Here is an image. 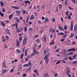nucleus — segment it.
Returning <instances> with one entry per match:
<instances>
[{"mask_svg":"<svg viewBox=\"0 0 77 77\" xmlns=\"http://www.w3.org/2000/svg\"><path fill=\"white\" fill-rule=\"evenodd\" d=\"M50 56V53H48L47 54L45 57L44 59L45 60V62L47 64L48 63V62L49 61V59L48 58V56Z\"/></svg>","mask_w":77,"mask_h":77,"instance_id":"nucleus-1","label":"nucleus"},{"mask_svg":"<svg viewBox=\"0 0 77 77\" xmlns=\"http://www.w3.org/2000/svg\"><path fill=\"white\" fill-rule=\"evenodd\" d=\"M27 38L25 37L24 38L23 40V45H26L27 43Z\"/></svg>","mask_w":77,"mask_h":77,"instance_id":"nucleus-2","label":"nucleus"},{"mask_svg":"<svg viewBox=\"0 0 77 77\" xmlns=\"http://www.w3.org/2000/svg\"><path fill=\"white\" fill-rule=\"evenodd\" d=\"M6 71H7V70L6 69H4L2 72V75H3V74H5L6 72Z\"/></svg>","mask_w":77,"mask_h":77,"instance_id":"nucleus-3","label":"nucleus"},{"mask_svg":"<svg viewBox=\"0 0 77 77\" xmlns=\"http://www.w3.org/2000/svg\"><path fill=\"white\" fill-rule=\"evenodd\" d=\"M16 45L17 47H18L20 46V43H19V41H18V40H16Z\"/></svg>","mask_w":77,"mask_h":77,"instance_id":"nucleus-4","label":"nucleus"},{"mask_svg":"<svg viewBox=\"0 0 77 77\" xmlns=\"http://www.w3.org/2000/svg\"><path fill=\"white\" fill-rule=\"evenodd\" d=\"M42 39L43 41H45V42H44L45 43V42H46V40H47V38H46V37L45 36H44Z\"/></svg>","mask_w":77,"mask_h":77,"instance_id":"nucleus-5","label":"nucleus"},{"mask_svg":"<svg viewBox=\"0 0 77 77\" xmlns=\"http://www.w3.org/2000/svg\"><path fill=\"white\" fill-rule=\"evenodd\" d=\"M33 50L34 54H38L39 53V52L36 51L35 49H34Z\"/></svg>","mask_w":77,"mask_h":77,"instance_id":"nucleus-6","label":"nucleus"},{"mask_svg":"<svg viewBox=\"0 0 77 77\" xmlns=\"http://www.w3.org/2000/svg\"><path fill=\"white\" fill-rule=\"evenodd\" d=\"M33 19H35V17L33 16V15H32L31 16V17L30 18V20H32Z\"/></svg>","mask_w":77,"mask_h":77,"instance_id":"nucleus-7","label":"nucleus"},{"mask_svg":"<svg viewBox=\"0 0 77 77\" xmlns=\"http://www.w3.org/2000/svg\"><path fill=\"white\" fill-rule=\"evenodd\" d=\"M34 72H35V73H36V74L37 75H39V73H38V70H34Z\"/></svg>","mask_w":77,"mask_h":77,"instance_id":"nucleus-8","label":"nucleus"},{"mask_svg":"<svg viewBox=\"0 0 77 77\" xmlns=\"http://www.w3.org/2000/svg\"><path fill=\"white\" fill-rule=\"evenodd\" d=\"M1 25L2 27H5V23L2 22L1 21Z\"/></svg>","mask_w":77,"mask_h":77,"instance_id":"nucleus-9","label":"nucleus"},{"mask_svg":"<svg viewBox=\"0 0 77 77\" xmlns=\"http://www.w3.org/2000/svg\"><path fill=\"white\" fill-rule=\"evenodd\" d=\"M0 4L1 5L2 7H3V6L4 5V3H3V1H0Z\"/></svg>","mask_w":77,"mask_h":77,"instance_id":"nucleus-10","label":"nucleus"},{"mask_svg":"<svg viewBox=\"0 0 77 77\" xmlns=\"http://www.w3.org/2000/svg\"><path fill=\"white\" fill-rule=\"evenodd\" d=\"M44 77H49V75L48 74H45L44 75Z\"/></svg>","mask_w":77,"mask_h":77,"instance_id":"nucleus-11","label":"nucleus"},{"mask_svg":"<svg viewBox=\"0 0 77 77\" xmlns=\"http://www.w3.org/2000/svg\"><path fill=\"white\" fill-rule=\"evenodd\" d=\"M27 55V49H26L25 51V56H26Z\"/></svg>","mask_w":77,"mask_h":77,"instance_id":"nucleus-12","label":"nucleus"},{"mask_svg":"<svg viewBox=\"0 0 77 77\" xmlns=\"http://www.w3.org/2000/svg\"><path fill=\"white\" fill-rule=\"evenodd\" d=\"M12 8H14V9H19V8H18V7L16 6H12Z\"/></svg>","mask_w":77,"mask_h":77,"instance_id":"nucleus-13","label":"nucleus"},{"mask_svg":"<svg viewBox=\"0 0 77 77\" xmlns=\"http://www.w3.org/2000/svg\"><path fill=\"white\" fill-rule=\"evenodd\" d=\"M50 45H52L53 44L54 45V40H53L52 41V42H50L49 44Z\"/></svg>","mask_w":77,"mask_h":77,"instance_id":"nucleus-14","label":"nucleus"},{"mask_svg":"<svg viewBox=\"0 0 77 77\" xmlns=\"http://www.w3.org/2000/svg\"><path fill=\"white\" fill-rule=\"evenodd\" d=\"M62 62V60H58L57 62L56 63V65H58V64H59V63H60V62Z\"/></svg>","mask_w":77,"mask_h":77,"instance_id":"nucleus-15","label":"nucleus"},{"mask_svg":"<svg viewBox=\"0 0 77 77\" xmlns=\"http://www.w3.org/2000/svg\"><path fill=\"white\" fill-rule=\"evenodd\" d=\"M73 53H73V52H70L68 53L67 55H71L72 54H73Z\"/></svg>","mask_w":77,"mask_h":77,"instance_id":"nucleus-16","label":"nucleus"},{"mask_svg":"<svg viewBox=\"0 0 77 77\" xmlns=\"http://www.w3.org/2000/svg\"><path fill=\"white\" fill-rule=\"evenodd\" d=\"M22 31V29H17V33H19V32H21Z\"/></svg>","mask_w":77,"mask_h":77,"instance_id":"nucleus-17","label":"nucleus"},{"mask_svg":"<svg viewBox=\"0 0 77 77\" xmlns=\"http://www.w3.org/2000/svg\"><path fill=\"white\" fill-rule=\"evenodd\" d=\"M29 66V64H26L23 65V67H27V66Z\"/></svg>","mask_w":77,"mask_h":77,"instance_id":"nucleus-18","label":"nucleus"},{"mask_svg":"<svg viewBox=\"0 0 77 77\" xmlns=\"http://www.w3.org/2000/svg\"><path fill=\"white\" fill-rule=\"evenodd\" d=\"M24 3L26 4H27V3L30 4V1H25Z\"/></svg>","mask_w":77,"mask_h":77,"instance_id":"nucleus-19","label":"nucleus"},{"mask_svg":"<svg viewBox=\"0 0 77 77\" xmlns=\"http://www.w3.org/2000/svg\"><path fill=\"white\" fill-rule=\"evenodd\" d=\"M74 36V33H72L70 36V38H72L73 36Z\"/></svg>","mask_w":77,"mask_h":77,"instance_id":"nucleus-20","label":"nucleus"},{"mask_svg":"<svg viewBox=\"0 0 77 77\" xmlns=\"http://www.w3.org/2000/svg\"><path fill=\"white\" fill-rule=\"evenodd\" d=\"M16 51L18 53H20L21 51L20 50L17 49L16 50Z\"/></svg>","mask_w":77,"mask_h":77,"instance_id":"nucleus-21","label":"nucleus"},{"mask_svg":"<svg viewBox=\"0 0 77 77\" xmlns=\"http://www.w3.org/2000/svg\"><path fill=\"white\" fill-rule=\"evenodd\" d=\"M12 15H13V14H11L9 16V20H11V19L12 18Z\"/></svg>","mask_w":77,"mask_h":77,"instance_id":"nucleus-22","label":"nucleus"},{"mask_svg":"<svg viewBox=\"0 0 77 77\" xmlns=\"http://www.w3.org/2000/svg\"><path fill=\"white\" fill-rule=\"evenodd\" d=\"M58 35H64V33L63 32H59L57 33Z\"/></svg>","mask_w":77,"mask_h":77,"instance_id":"nucleus-23","label":"nucleus"},{"mask_svg":"<svg viewBox=\"0 0 77 77\" xmlns=\"http://www.w3.org/2000/svg\"><path fill=\"white\" fill-rule=\"evenodd\" d=\"M14 71V69H10V72H11H11H13Z\"/></svg>","mask_w":77,"mask_h":77,"instance_id":"nucleus-24","label":"nucleus"},{"mask_svg":"<svg viewBox=\"0 0 77 77\" xmlns=\"http://www.w3.org/2000/svg\"><path fill=\"white\" fill-rule=\"evenodd\" d=\"M59 29H63V28L62 27V26L60 25H58Z\"/></svg>","mask_w":77,"mask_h":77,"instance_id":"nucleus-25","label":"nucleus"},{"mask_svg":"<svg viewBox=\"0 0 77 77\" xmlns=\"http://www.w3.org/2000/svg\"><path fill=\"white\" fill-rule=\"evenodd\" d=\"M26 76H27V74L25 73H24L22 75V77H26Z\"/></svg>","mask_w":77,"mask_h":77,"instance_id":"nucleus-26","label":"nucleus"},{"mask_svg":"<svg viewBox=\"0 0 77 77\" xmlns=\"http://www.w3.org/2000/svg\"><path fill=\"white\" fill-rule=\"evenodd\" d=\"M72 64H74L75 65H76L77 63V61H74L72 62Z\"/></svg>","mask_w":77,"mask_h":77,"instance_id":"nucleus-27","label":"nucleus"},{"mask_svg":"<svg viewBox=\"0 0 77 77\" xmlns=\"http://www.w3.org/2000/svg\"><path fill=\"white\" fill-rule=\"evenodd\" d=\"M23 56H24V54H22L20 57V59H23Z\"/></svg>","mask_w":77,"mask_h":77,"instance_id":"nucleus-28","label":"nucleus"},{"mask_svg":"<svg viewBox=\"0 0 77 77\" xmlns=\"http://www.w3.org/2000/svg\"><path fill=\"white\" fill-rule=\"evenodd\" d=\"M19 40L20 41V42H21V41H22L23 40V37H19Z\"/></svg>","mask_w":77,"mask_h":77,"instance_id":"nucleus-29","label":"nucleus"},{"mask_svg":"<svg viewBox=\"0 0 77 77\" xmlns=\"http://www.w3.org/2000/svg\"><path fill=\"white\" fill-rule=\"evenodd\" d=\"M71 50L72 51H75V50H76L74 48H71Z\"/></svg>","mask_w":77,"mask_h":77,"instance_id":"nucleus-30","label":"nucleus"},{"mask_svg":"<svg viewBox=\"0 0 77 77\" xmlns=\"http://www.w3.org/2000/svg\"><path fill=\"white\" fill-rule=\"evenodd\" d=\"M47 53V51L46 50H45L44 51V55L45 56V54H46V53Z\"/></svg>","mask_w":77,"mask_h":77,"instance_id":"nucleus-31","label":"nucleus"},{"mask_svg":"<svg viewBox=\"0 0 77 77\" xmlns=\"http://www.w3.org/2000/svg\"><path fill=\"white\" fill-rule=\"evenodd\" d=\"M39 6H37V11L38 12L39 11Z\"/></svg>","mask_w":77,"mask_h":77,"instance_id":"nucleus-32","label":"nucleus"},{"mask_svg":"<svg viewBox=\"0 0 77 77\" xmlns=\"http://www.w3.org/2000/svg\"><path fill=\"white\" fill-rule=\"evenodd\" d=\"M6 32H7L8 33V34H10V31H9V29H7L6 30Z\"/></svg>","mask_w":77,"mask_h":77,"instance_id":"nucleus-33","label":"nucleus"},{"mask_svg":"<svg viewBox=\"0 0 77 77\" xmlns=\"http://www.w3.org/2000/svg\"><path fill=\"white\" fill-rule=\"evenodd\" d=\"M27 58H26V60H25V62H27V60H28V59L29 58V56H27Z\"/></svg>","mask_w":77,"mask_h":77,"instance_id":"nucleus-34","label":"nucleus"},{"mask_svg":"<svg viewBox=\"0 0 77 77\" xmlns=\"http://www.w3.org/2000/svg\"><path fill=\"white\" fill-rule=\"evenodd\" d=\"M59 8L60 9H62V5L60 4L59 5Z\"/></svg>","mask_w":77,"mask_h":77,"instance_id":"nucleus-35","label":"nucleus"},{"mask_svg":"<svg viewBox=\"0 0 77 77\" xmlns=\"http://www.w3.org/2000/svg\"><path fill=\"white\" fill-rule=\"evenodd\" d=\"M71 29H72V26H73V24L72 23V22H71Z\"/></svg>","mask_w":77,"mask_h":77,"instance_id":"nucleus-36","label":"nucleus"},{"mask_svg":"<svg viewBox=\"0 0 77 77\" xmlns=\"http://www.w3.org/2000/svg\"><path fill=\"white\" fill-rule=\"evenodd\" d=\"M16 13L17 15L18 14H20V11H19L17 10L16 11Z\"/></svg>","mask_w":77,"mask_h":77,"instance_id":"nucleus-37","label":"nucleus"},{"mask_svg":"<svg viewBox=\"0 0 77 77\" xmlns=\"http://www.w3.org/2000/svg\"><path fill=\"white\" fill-rule=\"evenodd\" d=\"M44 7H45V4H43V5L42 6V9H44Z\"/></svg>","mask_w":77,"mask_h":77,"instance_id":"nucleus-38","label":"nucleus"},{"mask_svg":"<svg viewBox=\"0 0 77 77\" xmlns=\"http://www.w3.org/2000/svg\"><path fill=\"white\" fill-rule=\"evenodd\" d=\"M5 37L7 40H8V39L9 38V37H8V36L7 35H5Z\"/></svg>","mask_w":77,"mask_h":77,"instance_id":"nucleus-39","label":"nucleus"},{"mask_svg":"<svg viewBox=\"0 0 77 77\" xmlns=\"http://www.w3.org/2000/svg\"><path fill=\"white\" fill-rule=\"evenodd\" d=\"M48 21V18H46L45 20V23H46V22H47V21Z\"/></svg>","mask_w":77,"mask_h":77,"instance_id":"nucleus-40","label":"nucleus"},{"mask_svg":"<svg viewBox=\"0 0 77 77\" xmlns=\"http://www.w3.org/2000/svg\"><path fill=\"white\" fill-rule=\"evenodd\" d=\"M76 57H77V55H75L74 56L72 57L73 58V59H75V58H76Z\"/></svg>","mask_w":77,"mask_h":77,"instance_id":"nucleus-41","label":"nucleus"},{"mask_svg":"<svg viewBox=\"0 0 77 77\" xmlns=\"http://www.w3.org/2000/svg\"><path fill=\"white\" fill-rule=\"evenodd\" d=\"M69 9H70V10H73V8H72L71 7L69 6Z\"/></svg>","mask_w":77,"mask_h":77,"instance_id":"nucleus-42","label":"nucleus"},{"mask_svg":"<svg viewBox=\"0 0 77 77\" xmlns=\"http://www.w3.org/2000/svg\"><path fill=\"white\" fill-rule=\"evenodd\" d=\"M35 55V53H32V54L30 56L31 57H32V56H33Z\"/></svg>","mask_w":77,"mask_h":77,"instance_id":"nucleus-43","label":"nucleus"},{"mask_svg":"<svg viewBox=\"0 0 77 77\" xmlns=\"http://www.w3.org/2000/svg\"><path fill=\"white\" fill-rule=\"evenodd\" d=\"M39 42H40V41L39 39H38L36 41V43H38V44H39Z\"/></svg>","mask_w":77,"mask_h":77,"instance_id":"nucleus-44","label":"nucleus"},{"mask_svg":"<svg viewBox=\"0 0 77 77\" xmlns=\"http://www.w3.org/2000/svg\"><path fill=\"white\" fill-rule=\"evenodd\" d=\"M51 20L52 21H53V22H55V19H54V18H53Z\"/></svg>","mask_w":77,"mask_h":77,"instance_id":"nucleus-45","label":"nucleus"},{"mask_svg":"<svg viewBox=\"0 0 77 77\" xmlns=\"http://www.w3.org/2000/svg\"><path fill=\"white\" fill-rule=\"evenodd\" d=\"M0 15H1V16H2V17H3L4 16V14H3L1 12L0 13Z\"/></svg>","mask_w":77,"mask_h":77,"instance_id":"nucleus-46","label":"nucleus"},{"mask_svg":"<svg viewBox=\"0 0 77 77\" xmlns=\"http://www.w3.org/2000/svg\"><path fill=\"white\" fill-rule=\"evenodd\" d=\"M67 36V35L65 34L63 36V38H66V37Z\"/></svg>","mask_w":77,"mask_h":77,"instance_id":"nucleus-47","label":"nucleus"},{"mask_svg":"<svg viewBox=\"0 0 77 77\" xmlns=\"http://www.w3.org/2000/svg\"><path fill=\"white\" fill-rule=\"evenodd\" d=\"M67 26L66 25H65L64 27V29H67Z\"/></svg>","mask_w":77,"mask_h":77,"instance_id":"nucleus-48","label":"nucleus"},{"mask_svg":"<svg viewBox=\"0 0 77 77\" xmlns=\"http://www.w3.org/2000/svg\"><path fill=\"white\" fill-rule=\"evenodd\" d=\"M54 76L55 77H57V73H54Z\"/></svg>","mask_w":77,"mask_h":77,"instance_id":"nucleus-49","label":"nucleus"},{"mask_svg":"<svg viewBox=\"0 0 77 77\" xmlns=\"http://www.w3.org/2000/svg\"><path fill=\"white\" fill-rule=\"evenodd\" d=\"M69 60H73V59H72L71 57H69Z\"/></svg>","mask_w":77,"mask_h":77,"instance_id":"nucleus-50","label":"nucleus"},{"mask_svg":"<svg viewBox=\"0 0 77 77\" xmlns=\"http://www.w3.org/2000/svg\"><path fill=\"white\" fill-rule=\"evenodd\" d=\"M2 9H3L2 12H5V11H6V10L4 9V8H2Z\"/></svg>","mask_w":77,"mask_h":77,"instance_id":"nucleus-51","label":"nucleus"},{"mask_svg":"<svg viewBox=\"0 0 77 77\" xmlns=\"http://www.w3.org/2000/svg\"><path fill=\"white\" fill-rule=\"evenodd\" d=\"M16 21H17V22H18V23H20V20H19V19H17Z\"/></svg>","mask_w":77,"mask_h":77,"instance_id":"nucleus-52","label":"nucleus"},{"mask_svg":"<svg viewBox=\"0 0 77 77\" xmlns=\"http://www.w3.org/2000/svg\"><path fill=\"white\" fill-rule=\"evenodd\" d=\"M29 65V66H31V65H32V63H30V62H29L28 64Z\"/></svg>","mask_w":77,"mask_h":77,"instance_id":"nucleus-53","label":"nucleus"},{"mask_svg":"<svg viewBox=\"0 0 77 77\" xmlns=\"http://www.w3.org/2000/svg\"><path fill=\"white\" fill-rule=\"evenodd\" d=\"M65 39L63 38L62 39H61L60 40V41H61V42H63V41H64V40H65Z\"/></svg>","mask_w":77,"mask_h":77,"instance_id":"nucleus-54","label":"nucleus"},{"mask_svg":"<svg viewBox=\"0 0 77 77\" xmlns=\"http://www.w3.org/2000/svg\"><path fill=\"white\" fill-rule=\"evenodd\" d=\"M69 72H70V70L69 71H68L67 70L66 73L67 74V75L68 74H69Z\"/></svg>","mask_w":77,"mask_h":77,"instance_id":"nucleus-55","label":"nucleus"},{"mask_svg":"<svg viewBox=\"0 0 77 77\" xmlns=\"http://www.w3.org/2000/svg\"><path fill=\"white\" fill-rule=\"evenodd\" d=\"M72 3H75V0H72Z\"/></svg>","mask_w":77,"mask_h":77,"instance_id":"nucleus-56","label":"nucleus"},{"mask_svg":"<svg viewBox=\"0 0 77 77\" xmlns=\"http://www.w3.org/2000/svg\"><path fill=\"white\" fill-rule=\"evenodd\" d=\"M23 14H26V11H23Z\"/></svg>","mask_w":77,"mask_h":77,"instance_id":"nucleus-57","label":"nucleus"},{"mask_svg":"<svg viewBox=\"0 0 77 77\" xmlns=\"http://www.w3.org/2000/svg\"><path fill=\"white\" fill-rule=\"evenodd\" d=\"M4 48H8V46H7V45H5L4 46Z\"/></svg>","mask_w":77,"mask_h":77,"instance_id":"nucleus-58","label":"nucleus"},{"mask_svg":"<svg viewBox=\"0 0 77 77\" xmlns=\"http://www.w3.org/2000/svg\"><path fill=\"white\" fill-rule=\"evenodd\" d=\"M29 20V17H28L26 21V22H27V23H28V21Z\"/></svg>","mask_w":77,"mask_h":77,"instance_id":"nucleus-59","label":"nucleus"},{"mask_svg":"<svg viewBox=\"0 0 77 77\" xmlns=\"http://www.w3.org/2000/svg\"><path fill=\"white\" fill-rule=\"evenodd\" d=\"M38 35H35V38H38Z\"/></svg>","mask_w":77,"mask_h":77,"instance_id":"nucleus-60","label":"nucleus"},{"mask_svg":"<svg viewBox=\"0 0 77 77\" xmlns=\"http://www.w3.org/2000/svg\"><path fill=\"white\" fill-rule=\"evenodd\" d=\"M3 66L5 68H6V64H3Z\"/></svg>","mask_w":77,"mask_h":77,"instance_id":"nucleus-61","label":"nucleus"},{"mask_svg":"<svg viewBox=\"0 0 77 77\" xmlns=\"http://www.w3.org/2000/svg\"><path fill=\"white\" fill-rule=\"evenodd\" d=\"M69 51H71V49H69L67 51L68 52H69Z\"/></svg>","mask_w":77,"mask_h":77,"instance_id":"nucleus-62","label":"nucleus"},{"mask_svg":"<svg viewBox=\"0 0 77 77\" xmlns=\"http://www.w3.org/2000/svg\"><path fill=\"white\" fill-rule=\"evenodd\" d=\"M20 6H24V2L22 3L21 5H20Z\"/></svg>","mask_w":77,"mask_h":77,"instance_id":"nucleus-63","label":"nucleus"},{"mask_svg":"<svg viewBox=\"0 0 77 77\" xmlns=\"http://www.w3.org/2000/svg\"><path fill=\"white\" fill-rule=\"evenodd\" d=\"M75 29H77V26L76 25H75V27H74Z\"/></svg>","mask_w":77,"mask_h":77,"instance_id":"nucleus-64","label":"nucleus"}]
</instances>
